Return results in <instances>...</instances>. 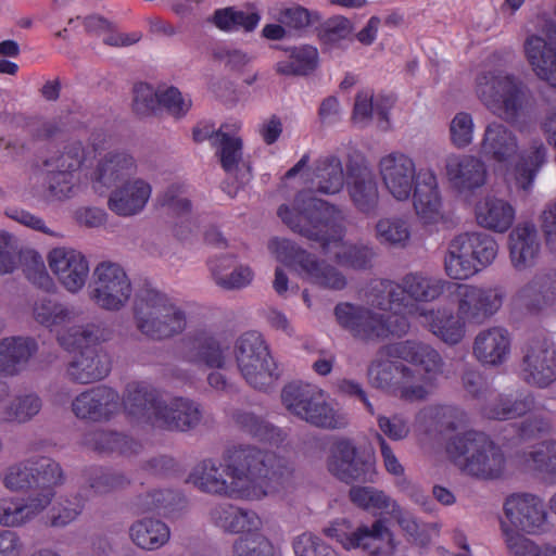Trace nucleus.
<instances>
[{"mask_svg": "<svg viewBox=\"0 0 556 556\" xmlns=\"http://www.w3.org/2000/svg\"><path fill=\"white\" fill-rule=\"evenodd\" d=\"M289 54L288 60L277 62L276 72L286 76H303L317 67L318 51L309 45L283 48Z\"/></svg>", "mask_w": 556, "mask_h": 556, "instance_id": "obj_51", "label": "nucleus"}, {"mask_svg": "<svg viewBox=\"0 0 556 556\" xmlns=\"http://www.w3.org/2000/svg\"><path fill=\"white\" fill-rule=\"evenodd\" d=\"M513 301L533 314L556 305V270L536 273L515 293Z\"/></svg>", "mask_w": 556, "mask_h": 556, "instance_id": "obj_30", "label": "nucleus"}, {"mask_svg": "<svg viewBox=\"0 0 556 556\" xmlns=\"http://www.w3.org/2000/svg\"><path fill=\"white\" fill-rule=\"evenodd\" d=\"M136 505L142 514L159 511L165 517H172L186 506V500L181 493L174 490H152L139 495Z\"/></svg>", "mask_w": 556, "mask_h": 556, "instance_id": "obj_50", "label": "nucleus"}, {"mask_svg": "<svg viewBox=\"0 0 556 556\" xmlns=\"http://www.w3.org/2000/svg\"><path fill=\"white\" fill-rule=\"evenodd\" d=\"M31 316L37 324L52 331L72 323L75 318V311L66 303L43 295L34 300Z\"/></svg>", "mask_w": 556, "mask_h": 556, "instance_id": "obj_45", "label": "nucleus"}, {"mask_svg": "<svg viewBox=\"0 0 556 556\" xmlns=\"http://www.w3.org/2000/svg\"><path fill=\"white\" fill-rule=\"evenodd\" d=\"M525 464L540 472L556 473V440L536 444L525 454Z\"/></svg>", "mask_w": 556, "mask_h": 556, "instance_id": "obj_62", "label": "nucleus"}, {"mask_svg": "<svg viewBox=\"0 0 556 556\" xmlns=\"http://www.w3.org/2000/svg\"><path fill=\"white\" fill-rule=\"evenodd\" d=\"M419 324L447 345H456L466 336V324L446 307H431L420 311Z\"/></svg>", "mask_w": 556, "mask_h": 556, "instance_id": "obj_35", "label": "nucleus"}, {"mask_svg": "<svg viewBox=\"0 0 556 556\" xmlns=\"http://www.w3.org/2000/svg\"><path fill=\"white\" fill-rule=\"evenodd\" d=\"M229 345L219 336L208 331H199L193 336V353L191 359L211 368H223L226 365Z\"/></svg>", "mask_w": 556, "mask_h": 556, "instance_id": "obj_47", "label": "nucleus"}, {"mask_svg": "<svg viewBox=\"0 0 556 556\" xmlns=\"http://www.w3.org/2000/svg\"><path fill=\"white\" fill-rule=\"evenodd\" d=\"M276 258L300 270L303 278L325 289L342 290L346 286L345 276L334 266L319 261L315 255L301 249L287 239H273L268 245Z\"/></svg>", "mask_w": 556, "mask_h": 556, "instance_id": "obj_14", "label": "nucleus"}, {"mask_svg": "<svg viewBox=\"0 0 556 556\" xmlns=\"http://www.w3.org/2000/svg\"><path fill=\"white\" fill-rule=\"evenodd\" d=\"M327 470L338 480L345 483L371 482L376 471L370 456L358 452L354 441L349 438H337L328 450Z\"/></svg>", "mask_w": 556, "mask_h": 556, "instance_id": "obj_19", "label": "nucleus"}, {"mask_svg": "<svg viewBox=\"0 0 556 556\" xmlns=\"http://www.w3.org/2000/svg\"><path fill=\"white\" fill-rule=\"evenodd\" d=\"M515 217V207L502 198L486 195L476 205L478 225L494 232H506L514 224Z\"/></svg>", "mask_w": 556, "mask_h": 556, "instance_id": "obj_40", "label": "nucleus"}, {"mask_svg": "<svg viewBox=\"0 0 556 556\" xmlns=\"http://www.w3.org/2000/svg\"><path fill=\"white\" fill-rule=\"evenodd\" d=\"M535 408V399L530 392L500 394L495 401L482 407V414L489 419L508 420L519 418Z\"/></svg>", "mask_w": 556, "mask_h": 556, "instance_id": "obj_43", "label": "nucleus"}, {"mask_svg": "<svg viewBox=\"0 0 556 556\" xmlns=\"http://www.w3.org/2000/svg\"><path fill=\"white\" fill-rule=\"evenodd\" d=\"M211 278L225 291H236L249 287L254 279V271L249 265L237 262L235 255L215 256L207 262Z\"/></svg>", "mask_w": 556, "mask_h": 556, "instance_id": "obj_36", "label": "nucleus"}, {"mask_svg": "<svg viewBox=\"0 0 556 556\" xmlns=\"http://www.w3.org/2000/svg\"><path fill=\"white\" fill-rule=\"evenodd\" d=\"M506 521L515 530L536 534L544 529L547 511L542 498L531 493H514L503 504Z\"/></svg>", "mask_w": 556, "mask_h": 556, "instance_id": "obj_22", "label": "nucleus"}, {"mask_svg": "<svg viewBox=\"0 0 556 556\" xmlns=\"http://www.w3.org/2000/svg\"><path fill=\"white\" fill-rule=\"evenodd\" d=\"M481 155L506 170L518 189L529 192L534 178L546 162L547 150L541 139H534L521 153L517 134L502 122L485 125L480 141Z\"/></svg>", "mask_w": 556, "mask_h": 556, "instance_id": "obj_5", "label": "nucleus"}, {"mask_svg": "<svg viewBox=\"0 0 556 556\" xmlns=\"http://www.w3.org/2000/svg\"><path fill=\"white\" fill-rule=\"evenodd\" d=\"M351 501L366 510L389 513L395 503L383 491L371 486H353L350 490Z\"/></svg>", "mask_w": 556, "mask_h": 556, "instance_id": "obj_61", "label": "nucleus"}, {"mask_svg": "<svg viewBox=\"0 0 556 556\" xmlns=\"http://www.w3.org/2000/svg\"><path fill=\"white\" fill-rule=\"evenodd\" d=\"M132 291L128 275L117 263L104 261L94 267L88 296L101 309L109 312L123 309L127 306Z\"/></svg>", "mask_w": 556, "mask_h": 556, "instance_id": "obj_16", "label": "nucleus"}, {"mask_svg": "<svg viewBox=\"0 0 556 556\" xmlns=\"http://www.w3.org/2000/svg\"><path fill=\"white\" fill-rule=\"evenodd\" d=\"M338 324L353 337L361 340H379L389 336H404L409 329L405 316L397 314H380L367 305L339 303L334 307Z\"/></svg>", "mask_w": 556, "mask_h": 556, "instance_id": "obj_12", "label": "nucleus"}, {"mask_svg": "<svg viewBox=\"0 0 556 556\" xmlns=\"http://www.w3.org/2000/svg\"><path fill=\"white\" fill-rule=\"evenodd\" d=\"M281 402L286 409L301 420L323 429H342L348 416L336 408L319 387L293 381L283 387Z\"/></svg>", "mask_w": 556, "mask_h": 556, "instance_id": "obj_9", "label": "nucleus"}, {"mask_svg": "<svg viewBox=\"0 0 556 556\" xmlns=\"http://www.w3.org/2000/svg\"><path fill=\"white\" fill-rule=\"evenodd\" d=\"M233 356L240 375L254 389L266 390L279 377L269 348L257 331H247L236 340Z\"/></svg>", "mask_w": 556, "mask_h": 556, "instance_id": "obj_13", "label": "nucleus"}, {"mask_svg": "<svg viewBox=\"0 0 556 556\" xmlns=\"http://www.w3.org/2000/svg\"><path fill=\"white\" fill-rule=\"evenodd\" d=\"M236 427L261 441L277 443L283 440L282 431L250 410H237L232 415Z\"/></svg>", "mask_w": 556, "mask_h": 556, "instance_id": "obj_53", "label": "nucleus"}, {"mask_svg": "<svg viewBox=\"0 0 556 556\" xmlns=\"http://www.w3.org/2000/svg\"><path fill=\"white\" fill-rule=\"evenodd\" d=\"M150 184L141 178L127 180L110 194L108 206L119 216H132L140 213L151 197Z\"/></svg>", "mask_w": 556, "mask_h": 556, "instance_id": "obj_37", "label": "nucleus"}, {"mask_svg": "<svg viewBox=\"0 0 556 556\" xmlns=\"http://www.w3.org/2000/svg\"><path fill=\"white\" fill-rule=\"evenodd\" d=\"M498 253L496 240L482 231L455 236L447 245L444 269L452 279L465 280L491 265Z\"/></svg>", "mask_w": 556, "mask_h": 556, "instance_id": "obj_11", "label": "nucleus"}, {"mask_svg": "<svg viewBox=\"0 0 556 556\" xmlns=\"http://www.w3.org/2000/svg\"><path fill=\"white\" fill-rule=\"evenodd\" d=\"M56 339L65 350L80 349L65 366L64 376L68 381L88 384L109 375V356L96 344L100 340V328L97 325L70 327L59 332Z\"/></svg>", "mask_w": 556, "mask_h": 556, "instance_id": "obj_8", "label": "nucleus"}, {"mask_svg": "<svg viewBox=\"0 0 556 556\" xmlns=\"http://www.w3.org/2000/svg\"><path fill=\"white\" fill-rule=\"evenodd\" d=\"M346 191L354 208L362 215L375 216L380 207V192L377 178L365 164L348 167Z\"/></svg>", "mask_w": 556, "mask_h": 556, "instance_id": "obj_28", "label": "nucleus"}, {"mask_svg": "<svg viewBox=\"0 0 556 556\" xmlns=\"http://www.w3.org/2000/svg\"><path fill=\"white\" fill-rule=\"evenodd\" d=\"M124 405L139 424L170 432H189L202 421L201 405L185 396L164 397L144 382L127 386Z\"/></svg>", "mask_w": 556, "mask_h": 556, "instance_id": "obj_4", "label": "nucleus"}, {"mask_svg": "<svg viewBox=\"0 0 556 556\" xmlns=\"http://www.w3.org/2000/svg\"><path fill=\"white\" fill-rule=\"evenodd\" d=\"M42 406V399L37 393H20L0 408V418L7 424L25 425L39 415Z\"/></svg>", "mask_w": 556, "mask_h": 556, "instance_id": "obj_49", "label": "nucleus"}, {"mask_svg": "<svg viewBox=\"0 0 556 556\" xmlns=\"http://www.w3.org/2000/svg\"><path fill=\"white\" fill-rule=\"evenodd\" d=\"M63 480L60 465L47 456H33L9 466L2 477L3 485L17 492L25 489H52Z\"/></svg>", "mask_w": 556, "mask_h": 556, "instance_id": "obj_20", "label": "nucleus"}, {"mask_svg": "<svg viewBox=\"0 0 556 556\" xmlns=\"http://www.w3.org/2000/svg\"><path fill=\"white\" fill-rule=\"evenodd\" d=\"M387 348L388 344L381 346L368 366L369 384L403 401L417 402L425 391L422 388H413L412 380L417 377L415 369L394 361L400 358L386 353Z\"/></svg>", "mask_w": 556, "mask_h": 556, "instance_id": "obj_15", "label": "nucleus"}, {"mask_svg": "<svg viewBox=\"0 0 556 556\" xmlns=\"http://www.w3.org/2000/svg\"><path fill=\"white\" fill-rule=\"evenodd\" d=\"M375 238L386 247L394 249L406 248L412 238V227L407 217L403 215H388L380 217L375 224Z\"/></svg>", "mask_w": 556, "mask_h": 556, "instance_id": "obj_48", "label": "nucleus"}, {"mask_svg": "<svg viewBox=\"0 0 556 556\" xmlns=\"http://www.w3.org/2000/svg\"><path fill=\"white\" fill-rule=\"evenodd\" d=\"M399 285L404 302L414 306V308H404V314L416 318L420 316V311L429 309L420 306V303L437 301L451 286L446 280L424 271H410L404 275L399 280Z\"/></svg>", "mask_w": 556, "mask_h": 556, "instance_id": "obj_27", "label": "nucleus"}, {"mask_svg": "<svg viewBox=\"0 0 556 556\" xmlns=\"http://www.w3.org/2000/svg\"><path fill=\"white\" fill-rule=\"evenodd\" d=\"M261 16L256 12H244L233 7L218 9L212 16V23L224 31L244 29L253 30L260 23Z\"/></svg>", "mask_w": 556, "mask_h": 556, "instance_id": "obj_57", "label": "nucleus"}, {"mask_svg": "<svg viewBox=\"0 0 556 556\" xmlns=\"http://www.w3.org/2000/svg\"><path fill=\"white\" fill-rule=\"evenodd\" d=\"M384 352L418 367L419 370H415L417 377L412 380V384L413 388H422L425 391L417 401L426 400L444 371V361L440 353L428 343L410 340L388 344Z\"/></svg>", "mask_w": 556, "mask_h": 556, "instance_id": "obj_17", "label": "nucleus"}, {"mask_svg": "<svg viewBox=\"0 0 556 556\" xmlns=\"http://www.w3.org/2000/svg\"><path fill=\"white\" fill-rule=\"evenodd\" d=\"M132 317L136 329L153 341L172 339L187 328L186 312L177 300L153 288L136 293Z\"/></svg>", "mask_w": 556, "mask_h": 556, "instance_id": "obj_6", "label": "nucleus"}, {"mask_svg": "<svg viewBox=\"0 0 556 556\" xmlns=\"http://www.w3.org/2000/svg\"><path fill=\"white\" fill-rule=\"evenodd\" d=\"M446 453L465 475L480 480H495L506 470V457L484 432L468 430L450 439Z\"/></svg>", "mask_w": 556, "mask_h": 556, "instance_id": "obj_7", "label": "nucleus"}, {"mask_svg": "<svg viewBox=\"0 0 556 556\" xmlns=\"http://www.w3.org/2000/svg\"><path fill=\"white\" fill-rule=\"evenodd\" d=\"M84 507L85 503L77 494L60 498L49 511V525L53 528H64L79 517Z\"/></svg>", "mask_w": 556, "mask_h": 556, "instance_id": "obj_59", "label": "nucleus"}, {"mask_svg": "<svg viewBox=\"0 0 556 556\" xmlns=\"http://www.w3.org/2000/svg\"><path fill=\"white\" fill-rule=\"evenodd\" d=\"M85 485L96 495H105L126 488L128 478L121 471L89 467L84 471Z\"/></svg>", "mask_w": 556, "mask_h": 556, "instance_id": "obj_54", "label": "nucleus"}, {"mask_svg": "<svg viewBox=\"0 0 556 556\" xmlns=\"http://www.w3.org/2000/svg\"><path fill=\"white\" fill-rule=\"evenodd\" d=\"M445 169L448 181L460 193L480 189L488 179L486 164L476 155L452 154L446 159Z\"/></svg>", "mask_w": 556, "mask_h": 556, "instance_id": "obj_31", "label": "nucleus"}, {"mask_svg": "<svg viewBox=\"0 0 556 556\" xmlns=\"http://www.w3.org/2000/svg\"><path fill=\"white\" fill-rule=\"evenodd\" d=\"M292 468L280 457L254 445L227 448L222 459L205 458L188 482L200 492L233 500L261 501L287 486Z\"/></svg>", "mask_w": 556, "mask_h": 556, "instance_id": "obj_1", "label": "nucleus"}, {"mask_svg": "<svg viewBox=\"0 0 556 556\" xmlns=\"http://www.w3.org/2000/svg\"><path fill=\"white\" fill-rule=\"evenodd\" d=\"M48 264L59 282L70 293L79 292L89 276V263L86 256L72 248L58 247L48 254Z\"/></svg>", "mask_w": 556, "mask_h": 556, "instance_id": "obj_25", "label": "nucleus"}, {"mask_svg": "<svg viewBox=\"0 0 556 556\" xmlns=\"http://www.w3.org/2000/svg\"><path fill=\"white\" fill-rule=\"evenodd\" d=\"M357 548L368 556H392L396 544L392 531L378 519L371 526L357 527L355 549Z\"/></svg>", "mask_w": 556, "mask_h": 556, "instance_id": "obj_42", "label": "nucleus"}, {"mask_svg": "<svg viewBox=\"0 0 556 556\" xmlns=\"http://www.w3.org/2000/svg\"><path fill=\"white\" fill-rule=\"evenodd\" d=\"M233 543V556H274L273 543L257 532L244 533Z\"/></svg>", "mask_w": 556, "mask_h": 556, "instance_id": "obj_64", "label": "nucleus"}, {"mask_svg": "<svg viewBox=\"0 0 556 556\" xmlns=\"http://www.w3.org/2000/svg\"><path fill=\"white\" fill-rule=\"evenodd\" d=\"M38 352V343L29 337L5 338L0 341V375L13 377L22 372Z\"/></svg>", "mask_w": 556, "mask_h": 556, "instance_id": "obj_38", "label": "nucleus"}, {"mask_svg": "<svg viewBox=\"0 0 556 556\" xmlns=\"http://www.w3.org/2000/svg\"><path fill=\"white\" fill-rule=\"evenodd\" d=\"M511 351L510 332L500 326L480 330L473 339L472 354L485 366H500L507 362Z\"/></svg>", "mask_w": 556, "mask_h": 556, "instance_id": "obj_34", "label": "nucleus"}, {"mask_svg": "<svg viewBox=\"0 0 556 556\" xmlns=\"http://www.w3.org/2000/svg\"><path fill=\"white\" fill-rule=\"evenodd\" d=\"M208 521L227 534L252 533L263 528V520L256 511L226 502L210 508Z\"/></svg>", "mask_w": 556, "mask_h": 556, "instance_id": "obj_33", "label": "nucleus"}, {"mask_svg": "<svg viewBox=\"0 0 556 556\" xmlns=\"http://www.w3.org/2000/svg\"><path fill=\"white\" fill-rule=\"evenodd\" d=\"M456 314L467 325L480 326L494 316L502 307L505 292L502 287L476 285H452Z\"/></svg>", "mask_w": 556, "mask_h": 556, "instance_id": "obj_18", "label": "nucleus"}, {"mask_svg": "<svg viewBox=\"0 0 556 556\" xmlns=\"http://www.w3.org/2000/svg\"><path fill=\"white\" fill-rule=\"evenodd\" d=\"M377 168L384 189L395 201L406 202L413 195L415 212L425 224L441 218L438 179L432 169L417 172L413 157L400 151L381 156Z\"/></svg>", "mask_w": 556, "mask_h": 556, "instance_id": "obj_3", "label": "nucleus"}, {"mask_svg": "<svg viewBox=\"0 0 556 556\" xmlns=\"http://www.w3.org/2000/svg\"><path fill=\"white\" fill-rule=\"evenodd\" d=\"M393 104L394 99L391 96L374 94L370 90L359 91L355 97L353 119L367 125L372 117H377L380 128L387 129Z\"/></svg>", "mask_w": 556, "mask_h": 556, "instance_id": "obj_44", "label": "nucleus"}, {"mask_svg": "<svg viewBox=\"0 0 556 556\" xmlns=\"http://www.w3.org/2000/svg\"><path fill=\"white\" fill-rule=\"evenodd\" d=\"M315 192L333 195L344 187V172L341 160L337 155L319 156L309 172L307 179Z\"/></svg>", "mask_w": 556, "mask_h": 556, "instance_id": "obj_39", "label": "nucleus"}, {"mask_svg": "<svg viewBox=\"0 0 556 556\" xmlns=\"http://www.w3.org/2000/svg\"><path fill=\"white\" fill-rule=\"evenodd\" d=\"M475 92L480 102L500 119L515 124L523 109L525 85L513 74L490 70L478 74Z\"/></svg>", "mask_w": 556, "mask_h": 556, "instance_id": "obj_10", "label": "nucleus"}, {"mask_svg": "<svg viewBox=\"0 0 556 556\" xmlns=\"http://www.w3.org/2000/svg\"><path fill=\"white\" fill-rule=\"evenodd\" d=\"M401 296L399 281L388 279L375 280L369 285L366 292V304L381 311H394V314L404 316V308H414L406 304Z\"/></svg>", "mask_w": 556, "mask_h": 556, "instance_id": "obj_46", "label": "nucleus"}, {"mask_svg": "<svg viewBox=\"0 0 556 556\" xmlns=\"http://www.w3.org/2000/svg\"><path fill=\"white\" fill-rule=\"evenodd\" d=\"M84 445L98 453L131 454L138 444L126 435L106 429H94L84 435Z\"/></svg>", "mask_w": 556, "mask_h": 556, "instance_id": "obj_52", "label": "nucleus"}, {"mask_svg": "<svg viewBox=\"0 0 556 556\" xmlns=\"http://www.w3.org/2000/svg\"><path fill=\"white\" fill-rule=\"evenodd\" d=\"M89 154H91V151L87 150L80 141H73L66 144L59 155L47 160L45 165L48 168L73 174L81 167Z\"/></svg>", "mask_w": 556, "mask_h": 556, "instance_id": "obj_60", "label": "nucleus"}, {"mask_svg": "<svg viewBox=\"0 0 556 556\" xmlns=\"http://www.w3.org/2000/svg\"><path fill=\"white\" fill-rule=\"evenodd\" d=\"M521 353L520 376L526 383L544 389L556 381V350L545 334L528 339Z\"/></svg>", "mask_w": 556, "mask_h": 556, "instance_id": "obj_21", "label": "nucleus"}, {"mask_svg": "<svg viewBox=\"0 0 556 556\" xmlns=\"http://www.w3.org/2000/svg\"><path fill=\"white\" fill-rule=\"evenodd\" d=\"M277 214L293 232L319 242L323 252L339 265L353 269L371 266L376 256L372 245L343 241L346 215L339 206L301 191L291 204L280 205Z\"/></svg>", "mask_w": 556, "mask_h": 556, "instance_id": "obj_2", "label": "nucleus"}, {"mask_svg": "<svg viewBox=\"0 0 556 556\" xmlns=\"http://www.w3.org/2000/svg\"><path fill=\"white\" fill-rule=\"evenodd\" d=\"M73 414L81 420L108 421L121 408L119 394L106 386H98L80 392L71 404Z\"/></svg>", "mask_w": 556, "mask_h": 556, "instance_id": "obj_26", "label": "nucleus"}, {"mask_svg": "<svg viewBox=\"0 0 556 556\" xmlns=\"http://www.w3.org/2000/svg\"><path fill=\"white\" fill-rule=\"evenodd\" d=\"M269 12L273 20L291 30H303L320 20L318 12L309 11L300 4H279Z\"/></svg>", "mask_w": 556, "mask_h": 556, "instance_id": "obj_56", "label": "nucleus"}, {"mask_svg": "<svg viewBox=\"0 0 556 556\" xmlns=\"http://www.w3.org/2000/svg\"><path fill=\"white\" fill-rule=\"evenodd\" d=\"M75 193L74 175L70 172L48 168L43 197L48 201H64Z\"/></svg>", "mask_w": 556, "mask_h": 556, "instance_id": "obj_58", "label": "nucleus"}, {"mask_svg": "<svg viewBox=\"0 0 556 556\" xmlns=\"http://www.w3.org/2000/svg\"><path fill=\"white\" fill-rule=\"evenodd\" d=\"M507 248L509 261L517 271H526L534 267L541 256L542 242L534 224H518L508 235Z\"/></svg>", "mask_w": 556, "mask_h": 556, "instance_id": "obj_29", "label": "nucleus"}, {"mask_svg": "<svg viewBox=\"0 0 556 556\" xmlns=\"http://www.w3.org/2000/svg\"><path fill=\"white\" fill-rule=\"evenodd\" d=\"M52 489L33 491L26 496H3L0 498V526L20 528L33 521L52 502Z\"/></svg>", "mask_w": 556, "mask_h": 556, "instance_id": "obj_24", "label": "nucleus"}, {"mask_svg": "<svg viewBox=\"0 0 556 556\" xmlns=\"http://www.w3.org/2000/svg\"><path fill=\"white\" fill-rule=\"evenodd\" d=\"M522 50L533 74L556 89V29L528 34Z\"/></svg>", "mask_w": 556, "mask_h": 556, "instance_id": "obj_23", "label": "nucleus"}, {"mask_svg": "<svg viewBox=\"0 0 556 556\" xmlns=\"http://www.w3.org/2000/svg\"><path fill=\"white\" fill-rule=\"evenodd\" d=\"M501 531L505 546L511 556H542L544 547H540L530 539L526 538L521 530H515L501 521Z\"/></svg>", "mask_w": 556, "mask_h": 556, "instance_id": "obj_63", "label": "nucleus"}, {"mask_svg": "<svg viewBox=\"0 0 556 556\" xmlns=\"http://www.w3.org/2000/svg\"><path fill=\"white\" fill-rule=\"evenodd\" d=\"M137 170L135 157L125 150H112L102 155L91 173L92 189L104 193L109 188L134 175Z\"/></svg>", "mask_w": 556, "mask_h": 556, "instance_id": "obj_32", "label": "nucleus"}, {"mask_svg": "<svg viewBox=\"0 0 556 556\" xmlns=\"http://www.w3.org/2000/svg\"><path fill=\"white\" fill-rule=\"evenodd\" d=\"M170 534L169 526L154 517L137 519L128 528L130 542L146 552H155L164 547L169 542Z\"/></svg>", "mask_w": 556, "mask_h": 556, "instance_id": "obj_41", "label": "nucleus"}, {"mask_svg": "<svg viewBox=\"0 0 556 556\" xmlns=\"http://www.w3.org/2000/svg\"><path fill=\"white\" fill-rule=\"evenodd\" d=\"M216 147V154L225 172L233 174L239 169L242 161V140L240 137L229 135L222 126L212 137Z\"/></svg>", "mask_w": 556, "mask_h": 556, "instance_id": "obj_55", "label": "nucleus"}]
</instances>
